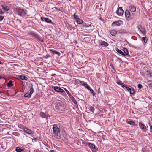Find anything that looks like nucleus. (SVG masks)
<instances>
[{
    "label": "nucleus",
    "instance_id": "nucleus-54",
    "mask_svg": "<svg viewBox=\"0 0 152 152\" xmlns=\"http://www.w3.org/2000/svg\"><path fill=\"white\" fill-rule=\"evenodd\" d=\"M93 152H96V151H94Z\"/></svg>",
    "mask_w": 152,
    "mask_h": 152
},
{
    "label": "nucleus",
    "instance_id": "nucleus-41",
    "mask_svg": "<svg viewBox=\"0 0 152 152\" xmlns=\"http://www.w3.org/2000/svg\"><path fill=\"white\" fill-rule=\"evenodd\" d=\"M150 132L152 134V126H150Z\"/></svg>",
    "mask_w": 152,
    "mask_h": 152
},
{
    "label": "nucleus",
    "instance_id": "nucleus-19",
    "mask_svg": "<svg viewBox=\"0 0 152 152\" xmlns=\"http://www.w3.org/2000/svg\"><path fill=\"white\" fill-rule=\"evenodd\" d=\"M7 86L8 87H10L13 86L12 84V80H10L7 83Z\"/></svg>",
    "mask_w": 152,
    "mask_h": 152
},
{
    "label": "nucleus",
    "instance_id": "nucleus-32",
    "mask_svg": "<svg viewBox=\"0 0 152 152\" xmlns=\"http://www.w3.org/2000/svg\"><path fill=\"white\" fill-rule=\"evenodd\" d=\"M143 40L145 43H146L147 42V39L146 37H142Z\"/></svg>",
    "mask_w": 152,
    "mask_h": 152
},
{
    "label": "nucleus",
    "instance_id": "nucleus-17",
    "mask_svg": "<svg viewBox=\"0 0 152 152\" xmlns=\"http://www.w3.org/2000/svg\"><path fill=\"white\" fill-rule=\"evenodd\" d=\"M119 53L122 55L123 56H126V54L124 53L122 51L120 50L117 48H116L115 49Z\"/></svg>",
    "mask_w": 152,
    "mask_h": 152
},
{
    "label": "nucleus",
    "instance_id": "nucleus-9",
    "mask_svg": "<svg viewBox=\"0 0 152 152\" xmlns=\"http://www.w3.org/2000/svg\"><path fill=\"white\" fill-rule=\"evenodd\" d=\"M41 19L42 21H45V22L48 23H52L51 20L48 18H45L43 17H41Z\"/></svg>",
    "mask_w": 152,
    "mask_h": 152
},
{
    "label": "nucleus",
    "instance_id": "nucleus-36",
    "mask_svg": "<svg viewBox=\"0 0 152 152\" xmlns=\"http://www.w3.org/2000/svg\"><path fill=\"white\" fill-rule=\"evenodd\" d=\"M24 131L26 133L28 134V129L26 128L24 129Z\"/></svg>",
    "mask_w": 152,
    "mask_h": 152
},
{
    "label": "nucleus",
    "instance_id": "nucleus-37",
    "mask_svg": "<svg viewBox=\"0 0 152 152\" xmlns=\"http://www.w3.org/2000/svg\"><path fill=\"white\" fill-rule=\"evenodd\" d=\"M74 17L75 19H77L78 18H77V15H76V13H75L74 15Z\"/></svg>",
    "mask_w": 152,
    "mask_h": 152
},
{
    "label": "nucleus",
    "instance_id": "nucleus-24",
    "mask_svg": "<svg viewBox=\"0 0 152 152\" xmlns=\"http://www.w3.org/2000/svg\"><path fill=\"white\" fill-rule=\"evenodd\" d=\"M72 101L74 103V104L76 106H77V102L76 101L75 99H74L73 97H72Z\"/></svg>",
    "mask_w": 152,
    "mask_h": 152
},
{
    "label": "nucleus",
    "instance_id": "nucleus-21",
    "mask_svg": "<svg viewBox=\"0 0 152 152\" xmlns=\"http://www.w3.org/2000/svg\"><path fill=\"white\" fill-rule=\"evenodd\" d=\"M130 11L132 12H134L136 11V8L135 7L133 6L130 8Z\"/></svg>",
    "mask_w": 152,
    "mask_h": 152
},
{
    "label": "nucleus",
    "instance_id": "nucleus-3",
    "mask_svg": "<svg viewBox=\"0 0 152 152\" xmlns=\"http://www.w3.org/2000/svg\"><path fill=\"white\" fill-rule=\"evenodd\" d=\"M117 83L118 84L120 85L121 86L124 88L125 87V89L127 90L128 91H129L130 94H134L135 92V91L134 89L132 87H127L126 85H125L124 84L120 82H117Z\"/></svg>",
    "mask_w": 152,
    "mask_h": 152
},
{
    "label": "nucleus",
    "instance_id": "nucleus-47",
    "mask_svg": "<svg viewBox=\"0 0 152 152\" xmlns=\"http://www.w3.org/2000/svg\"><path fill=\"white\" fill-rule=\"evenodd\" d=\"M28 96H25V95H24V96L25 97H27Z\"/></svg>",
    "mask_w": 152,
    "mask_h": 152
},
{
    "label": "nucleus",
    "instance_id": "nucleus-29",
    "mask_svg": "<svg viewBox=\"0 0 152 152\" xmlns=\"http://www.w3.org/2000/svg\"><path fill=\"white\" fill-rule=\"evenodd\" d=\"M33 137V139L32 138L30 137V138L31 140L33 141V140H34L35 142H36L37 140V139L34 136H33L32 137Z\"/></svg>",
    "mask_w": 152,
    "mask_h": 152
},
{
    "label": "nucleus",
    "instance_id": "nucleus-8",
    "mask_svg": "<svg viewBox=\"0 0 152 152\" xmlns=\"http://www.w3.org/2000/svg\"><path fill=\"white\" fill-rule=\"evenodd\" d=\"M87 144L91 149H94L96 150H98V148L96 147L94 144L91 142H88Z\"/></svg>",
    "mask_w": 152,
    "mask_h": 152
},
{
    "label": "nucleus",
    "instance_id": "nucleus-30",
    "mask_svg": "<svg viewBox=\"0 0 152 152\" xmlns=\"http://www.w3.org/2000/svg\"><path fill=\"white\" fill-rule=\"evenodd\" d=\"M89 109L90 111L92 112H93L94 110V108L92 106H90L89 107Z\"/></svg>",
    "mask_w": 152,
    "mask_h": 152
},
{
    "label": "nucleus",
    "instance_id": "nucleus-20",
    "mask_svg": "<svg viewBox=\"0 0 152 152\" xmlns=\"http://www.w3.org/2000/svg\"><path fill=\"white\" fill-rule=\"evenodd\" d=\"M127 123L128 124H130V125L133 126H135V123L132 121H128L127 122Z\"/></svg>",
    "mask_w": 152,
    "mask_h": 152
},
{
    "label": "nucleus",
    "instance_id": "nucleus-10",
    "mask_svg": "<svg viewBox=\"0 0 152 152\" xmlns=\"http://www.w3.org/2000/svg\"><path fill=\"white\" fill-rule=\"evenodd\" d=\"M40 115L42 118H45L46 119L48 118L49 117H50V116H49L48 114H46L42 112H40Z\"/></svg>",
    "mask_w": 152,
    "mask_h": 152
},
{
    "label": "nucleus",
    "instance_id": "nucleus-46",
    "mask_svg": "<svg viewBox=\"0 0 152 152\" xmlns=\"http://www.w3.org/2000/svg\"><path fill=\"white\" fill-rule=\"evenodd\" d=\"M56 75V74H52L51 75L52 76H54L55 75Z\"/></svg>",
    "mask_w": 152,
    "mask_h": 152
},
{
    "label": "nucleus",
    "instance_id": "nucleus-38",
    "mask_svg": "<svg viewBox=\"0 0 152 152\" xmlns=\"http://www.w3.org/2000/svg\"><path fill=\"white\" fill-rule=\"evenodd\" d=\"M138 87L139 88L141 89L142 88V85L141 84H139L138 85Z\"/></svg>",
    "mask_w": 152,
    "mask_h": 152
},
{
    "label": "nucleus",
    "instance_id": "nucleus-53",
    "mask_svg": "<svg viewBox=\"0 0 152 152\" xmlns=\"http://www.w3.org/2000/svg\"><path fill=\"white\" fill-rule=\"evenodd\" d=\"M131 96H132V95H131Z\"/></svg>",
    "mask_w": 152,
    "mask_h": 152
},
{
    "label": "nucleus",
    "instance_id": "nucleus-6",
    "mask_svg": "<svg viewBox=\"0 0 152 152\" xmlns=\"http://www.w3.org/2000/svg\"><path fill=\"white\" fill-rule=\"evenodd\" d=\"M140 127L141 129L144 132H145L146 131V128L145 126L141 122H140L139 124Z\"/></svg>",
    "mask_w": 152,
    "mask_h": 152
},
{
    "label": "nucleus",
    "instance_id": "nucleus-48",
    "mask_svg": "<svg viewBox=\"0 0 152 152\" xmlns=\"http://www.w3.org/2000/svg\"><path fill=\"white\" fill-rule=\"evenodd\" d=\"M27 94H28L27 93H26V94H24V95H27Z\"/></svg>",
    "mask_w": 152,
    "mask_h": 152
},
{
    "label": "nucleus",
    "instance_id": "nucleus-13",
    "mask_svg": "<svg viewBox=\"0 0 152 152\" xmlns=\"http://www.w3.org/2000/svg\"><path fill=\"white\" fill-rule=\"evenodd\" d=\"M54 89L58 92H63L64 90L63 89H61L60 87L55 86L54 88Z\"/></svg>",
    "mask_w": 152,
    "mask_h": 152
},
{
    "label": "nucleus",
    "instance_id": "nucleus-34",
    "mask_svg": "<svg viewBox=\"0 0 152 152\" xmlns=\"http://www.w3.org/2000/svg\"><path fill=\"white\" fill-rule=\"evenodd\" d=\"M37 39L38 40H39L40 41H41L42 42H43L42 38L41 37L39 36H38V37H37Z\"/></svg>",
    "mask_w": 152,
    "mask_h": 152
},
{
    "label": "nucleus",
    "instance_id": "nucleus-28",
    "mask_svg": "<svg viewBox=\"0 0 152 152\" xmlns=\"http://www.w3.org/2000/svg\"><path fill=\"white\" fill-rule=\"evenodd\" d=\"M118 33H126L124 29H121L120 30L118 31Z\"/></svg>",
    "mask_w": 152,
    "mask_h": 152
},
{
    "label": "nucleus",
    "instance_id": "nucleus-45",
    "mask_svg": "<svg viewBox=\"0 0 152 152\" xmlns=\"http://www.w3.org/2000/svg\"><path fill=\"white\" fill-rule=\"evenodd\" d=\"M3 12L0 9V14H3Z\"/></svg>",
    "mask_w": 152,
    "mask_h": 152
},
{
    "label": "nucleus",
    "instance_id": "nucleus-5",
    "mask_svg": "<svg viewBox=\"0 0 152 152\" xmlns=\"http://www.w3.org/2000/svg\"><path fill=\"white\" fill-rule=\"evenodd\" d=\"M16 11L19 15L21 16L24 14L25 12L24 10L20 8H17Z\"/></svg>",
    "mask_w": 152,
    "mask_h": 152
},
{
    "label": "nucleus",
    "instance_id": "nucleus-39",
    "mask_svg": "<svg viewBox=\"0 0 152 152\" xmlns=\"http://www.w3.org/2000/svg\"><path fill=\"white\" fill-rule=\"evenodd\" d=\"M4 18V16H0V21H1L3 20Z\"/></svg>",
    "mask_w": 152,
    "mask_h": 152
},
{
    "label": "nucleus",
    "instance_id": "nucleus-15",
    "mask_svg": "<svg viewBox=\"0 0 152 152\" xmlns=\"http://www.w3.org/2000/svg\"><path fill=\"white\" fill-rule=\"evenodd\" d=\"M18 77L19 79L23 80H27L28 79L27 77L23 75H19Z\"/></svg>",
    "mask_w": 152,
    "mask_h": 152
},
{
    "label": "nucleus",
    "instance_id": "nucleus-11",
    "mask_svg": "<svg viewBox=\"0 0 152 152\" xmlns=\"http://www.w3.org/2000/svg\"><path fill=\"white\" fill-rule=\"evenodd\" d=\"M138 28L140 30V31L143 34H145L146 33V31L145 29L142 28L141 25H139L138 26Z\"/></svg>",
    "mask_w": 152,
    "mask_h": 152
},
{
    "label": "nucleus",
    "instance_id": "nucleus-18",
    "mask_svg": "<svg viewBox=\"0 0 152 152\" xmlns=\"http://www.w3.org/2000/svg\"><path fill=\"white\" fill-rule=\"evenodd\" d=\"M121 24L119 23V21L114 22L112 24V26H119Z\"/></svg>",
    "mask_w": 152,
    "mask_h": 152
},
{
    "label": "nucleus",
    "instance_id": "nucleus-27",
    "mask_svg": "<svg viewBox=\"0 0 152 152\" xmlns=\"http://www.w3.org/2000/svg\"><path fill=\"white\" fill-rule=\"evenodd\" d=\"M124 51L125 53V54H126L127 55H128L129 52L128 50L126 48H124Z\"/></svg>",
    "mask_w": 152,
    "mask_h": 152
},
{
    "label": "nucleus",
    "instance_id": "nucleus-22",
    "mask_svg": "<svg viewBox=\"0 0 152 152\" xmlns=\"http://www.w3.org/2000/svg\"><path fill=\"white\" fill-rule=\"evenodd\" d=\"M16 151L17 152H21V151H23V150L22 149H21L19 147H17L16 149Z\"/></svg>",
    "mask_w": 152,
    "mask_h": 152
},
{
    "label": "nucleus",
    "instance_id": "nucleus-40",
    "mask_svg": "<svg viewBox=\"0 0 152 152\" xmlns=\"http://www.w3.org/2000/svg\"><path fill=\"white\" fill-rule=\"evenodd\" d=\"M88 90L90 91L91 94H92L93 93V90L91 88V87H90V89H89Z\"/></svg>",
    "mask_w": 152,
    "mask_h": 152
},
{
    "label": "nucleus",
    "instance_id": "nucleus-14",
    "mask_svg": "<svg viewBox=\"0 0 152 152\" xmlns=\"http://www.w3.org/2000/svg\"><path fill=\"white\" fill-rule=\"evenodd\" d=\"M110 34L113 36H115L117 34V31L115 30H112L110 31Z\"/></svg>",
    "mask_w": 152,
    "mask_h": 152
},
{
    "label": "nucleus",
    "instance_id": "nucleus-4",
    "mask_svg": "<svg viewBox=\"0 0 152 152\" xmlns=\"http://www.w3.org/2000/svg\"><path fill=\"white\" fill-rule=\"evenodd\" d=\"M125 15L126 18L128 20H130L132 19L129 12V10H127L125 11Z\"/></svg>",
    "mask_w": 152,
    "mask_h": 152
},
{
    "label": "nucleus",
    "instance_id": "nucleus-16",
    "mask_svg": "<svg viewBox=\"0 0 152 152\" xmlns=\"http://www.w3.org/2000/svg\"><path fill=\"white\" fill-rule=\"evenodd\" d=\"M82 85L84 86L87 89H88L90 88V87L88 85V84L84 82H82Z\"/></svg>",
    "mask_w": 152,
    "mask_h": 152
},
{
    "label": "nucleus",
    "instance_id": "nucleus-2",
    "mask_svg": "<svg viewBox=\"0 0 152 152\" xmlns=\"http://www.w3.org/2000/svg\"><path fill=\"white\" fill-rule=\"evenodd\" d=\"M55 108L58 110L64 111L66 109V106L62 102H58L56 103Z\"/></svg>",
    "mask_w": 152,
    "mask_h": 152
},
{
    "label": "nucleus",
    "instance_id": "nucleus-42",
    "mask_svg": "<svg viewBox=\"0 0 152 152\" xmlns=\"http://www.w3.org/2000/svg\"><path fill=\"white\" fill-rule=\"evenodd\" d=\"M66 92L67 94H68V95H70V93L69 92V91H68L67 90H66Z\"/></svg>",
    "mask_w": 152,
    "mask_h": 152
},
{
    "label": "nucleus",
    "instance_id": "nucleus-25",
    "mask_svg": "<svg viewBox=\"0 0 152 152\" xmlns=\"http://www.w3.org/2000/svg\"><path fill=\"white\" fill-rule=\"evenodd\" d=\"M30 35L34 36V37H35V38H37V37L39 36L38 35L35 34L33 32H31L30 33Z\"/></svg>",
    "mask_w": 152,
    "mask_h": 152
},
{
    "label": "nucleus",
    "instance_id": "nucleus-1",
    "mask_svg": "<svg viewBox=\"0 0 152 152\" xmlns=\"http://www.w3.org/2000/svg\"><path fill=\"white\" fill-rule=\"evenodd\" d=\"M53 130L54 137L57 139H59L60 136V128L56 124H54L53 126Z\"/></svg>",
    "mask_w": 152,
    "mask_h": 152
},
{
    "label": "nucleus",
    "instance_id": "nucleus-51",
    "mask_svg": "<svg viewBox=\"0 0 152 152\" xmlns=\"http://www.w3.org/2000/svg\"><path fill=\"white\" fill-rule=\"evenodd\" d=\"M140 101H143L142 99V100L140 99Z\"/></svg>",
    "mask_w": 152,
    "mask_h": 152
},
{
    "label": "nucleus",
    "instance_id": "nucleus-23",
    "mask_svg": "<svg viewBox=\"0 0 152 152\" xmlns=\"http://www.w3.org/2000/svg\"><path fill=\"white\" fill-rule=\"evenodd\" d=\"M76 21L77 23L79 24H81L83 23L82 20L78 18L76 19Z\"/></svg>",
    "mask_w": 152,
    "mask_h": 152
},
{
    "label": "nucleus",
    "instance_id": "nucleus-50",
    "mask_svg": "<svg viewBox=\"0 0 152 152\" xmlns=\"http://www.w3.org/2000/svg\"><path fill=\"white\" fill-rule=\"evenodd\" d=\"M151 120L152 121V117H151Z\"/></svg>",
    "mask_w": 152,
    "mask_h": 152
},
{
    "label": "nucleus",
    "instance_id": "nucleus-49",
    "mask_svg": "<svg viewBox=\"0 0 152 152\" xmlns=\"http://www.w3.org/2000/svg\"><path fill=\"white\" fill-rule=\"evenodd\" d=\"M2 64V62H1V61H0V64Z\"/></svg>",
    "mask_w": 152,
    "mask_h": 152
},
{
    "label": "nucleus",
    "instance_id": "nucleus-33",
    "mask_svg": "<svg viewBox=\"0 0 152 152\" xmlns=\"http://www.w3.org/2000/svg\"><path fill=\"white\" fill-rule=\"evenodd\" d=\"M34 91L32 87H31L30 88V92L29 94V95H31V94H32L33 92H34Z\"/></svg>",
    "mask_w": 152,
    "mask_h": 152
},
{
    "label": "nucleus",
    "instance_id": "nucleus-52",
    "mask_svg": "<svg viewBox=\"0 0 152 152\" xmlns=\"http://www.w3.org/2000/svg\"><path fill=\"white\" fill-rule=\"evenodd\" d=\"M31 96H29V98H30Z\"/></svg>",
    "mask_w": 152,
    "mask_h": 152
},
{
    "label": "nucleus",
    "instance_id": "nucleus-7",
    "mask_svg": "<svg viewBox=\"0 0 152 152\" xmlns=\"http://www.w3.org/2000/svg\"><path fill=\"white\" fill-rule=\"evenodd\" d=\"M116 13L118 15H122L124 13V11L122 9V7H119L118 8V10L116 12Z\"/></svg>",
    "mask_w": 152,
    "mask_h": 152
},
{
    "label": "nucleus",
    "instance_id": "nucleus-26",
    "mask_svg": "<svg viewBox=\"0 0 152 152\" xmlns=\"http://www.w3.org/2000/svg\"><path fill=\"white\" fill-rule=\"evenodd\" d=\"M30 136L31 137H33V136H34V135L32 131L29 129V136ZM29 137H30V136H29Z\"/></svg>",
    "mask_w": 152,
    "mask_h": 152
},
{
    "label": "nucleus",
    "instance_id": "nucleus-43",
    "mask_svg": "<svg viewBox=\"0 0 152 152\" xmlns=\"http://www.w3.org/2000/svg\"><path fill=\"white\" fill-rule=\"evenodd\" d=\"M50 51H51L53 53H54V51H55V50H53V49H50Z\"/></svg>",
    "mask_w": 152,
    "mask_h": 152
},
{
    "label": "nucleus",
    "instance_id": "nucleus-12",
    "mask_svg": "<svg viewBox=\"0 0 152 152\" xmlns=\"http://www.w3.org/2000/svg\"><path fill=\"white\" fill-rule=\"evenodd\" d=\"M1 6L2 7V9L6 11H8L9 10V7L7 6L5 3L3 4H1Z\"/></svg>",
    "mask_w": 152,
    "mask_h": 152
},
{
    "label": "nucleus",
    "instance_id": "nucleus-31",
    "mask_svg": "<svg viewBox=\"0 0 152 152\" xmlns=\"http://www.w3.org/2000/svg\"><path fill=\"white\" fill-rule=\"evenodd\" d=\"M101 45H104L105 46H108V44L105 42H103L101 43Z\"/></svg>",
    "mask_w": 152,
    "mask_h": 152
},
{
    "label": "nucleus",
    "instance_id": "nucleus-35",
    "mask_svg": "<svg viewBox=\"0 0 152 152\" xmlns=\"http://www.w3.org/2000/svg\"><path fill=\"white\" fill-rule=\"evenodd\" d=\"M53 54H57L58 56H60V53L58 52H57L56 51H54V53H53Z\"/></svg>",
    "mask_w": 152,
    "mask_h": 152
},
{
    "label": "nucleus",
    "instance_id": "nucleus-44",
    "mask_svg": "<svg viewBox=\"0 0 152 152\" xmlns=\"http://www.w3.org/2000/svg\"><path fill=\"white\" fill-rule=\"evenodd\" d=\"M149 86L151 88H152V83H150L148 84Z\"/></svg>",
    "mask_w": 152,
    "mask_h": 152
}]
</instances>
